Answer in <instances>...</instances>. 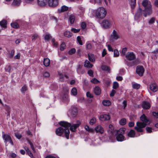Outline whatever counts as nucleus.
<instances>
[{
	"label": "nucleus",
	"instance_id": "f257e3e1",
	"mask_svg": "<svg viewBox=\"0 0 158 158\" xmlns=\"http://www.w3.org/2000/svg\"><path fill=\"white\" fill-rule=\"evenodd\" d=\"M59 124L60 125H62L67 128V129L65 131V136L67 139H68L70 133V131L69 129V127H70V129L71 131L75 132L76 131L77 128L81 124V123L79 121H77V123L76 124L71 123L64 121H60L59 123Z\"/></svg>",
	"mask_w": 158,
	"mask_h": 158
},
{
	"label": "nucleus",
	"instance_id": "f03ea898",
	"mask_svg": "<svg viewBox=\"0 0 158 158\" xmlns=\"http://www.w3.org/2000/svg\"><path fill=\"white\" fill-rule=\"evenodd\" d=\"M142 4L145 8L143 12L144 16L146 17L147 16L151 15L152 13V5L150 2L147 0H144L143 1Z\"/></svg>",
	"mask_w": 158,
	"mask_h": 158
},
{
	"label": "nucleus",
	"instance_id": "7ed1b4c3",
	"mask_svg": "<svg viewBox=\"0 0 158 158\" xmlns=\"http://www.w3.org/2000/svg\"><path fill=\"white\" fill-rule=\"evenodd\" d=\"M95 16L96 18L103 19L106 16L107 11L104 8L101 7L95 10Z\"/></svg>",
	"mask_w": 158,
	"mask_h": 158
},
{
	"label": "nucleus",
	"instance_id": "20e7f679",
	"mask_svg": "<svg viewBox=\"0 0 158 158\" xmlns=\"http://www.w3.org/2000/svg\"><path fill=\"white\" fill-rule=\"evenodd\" d=\"M125 130V128H121L119 130L116 131V134H117V135L116 138L118 141H122L124 140V137L123 135L124 134Z\"/></svg>",
	"mask_w": 158,
	"mask_h": 158
},
{
	"label": "nucleus",
	"instance_id": "39448f33",
	"mask_svg": "<svg viewBox=\"0 0 158 158\" xmlns=\"http://www.w3.org/2000/svg\"><path fill=\"white\" fill-rule=\"evenodd\" d=\"M147 123L143 122H137L136 123L137 126L135 127V129L138 132H142L143 130L142 128L146 127Z\"/></svg>",
	"mask_w": 158,
	"mask_h": 158
},
{
	"label": "nucleus",
	"instance_id": "423d86ee",
	"mask_svg": "<svg viewBox=\"0 0 158 158\" xmlns=\"http://www.w3.org/2000/svg\"><path fill=\"white\" fill-rule=\"evenodd\" d=\"M61 127H60L57 129L56 131V133L57 135L59 136H61L63 135L64 132V133L65 135V131L67 128L63 126L60 125Z\"/></svg>",
	"mask_w": 158,
	"mask_h": 158
},
{
	"label": "nucleus",
	"instance_id": "0eeeda50",
	"mask_svg": "<svg viewBox=\"0 0 158 158\" xmlns=\"http://www.w3.org/2000/svg\"><path fill=\"white\" fill-rule=\"evenodd\" d=\"M101 25L105 28H109L111 25V21L110 20L105 19L102 21Z\"/></svg>",
	"mask_w": 158,
	"mask_h": 158
},
{
	"label": "nucleus",
	"instance_id": "6e6552de",
	"mask_svg": "<svg viewBox=\"0 0 158 158\" xmlns=\"http://www.w3.org/2000/svg\"><path fill=\"white\" fill-rule=\"evenodd\" d=\"M2 137L3 139L4 140V142L5 143H6L7 142H9L12 145H13V143L11 137L8 134H3Z\"/></svg>",
	"mask_w": 158,
	"mask_h": 158
},
{
	"label": "nucleus",
	"instance_id": "1a4fd4ad",
	"mask_svg": "<svg viewBox=\"0 0 158 158\" xmlns=\"http://www.w3.org/2000/svg\"><path fill=\"white\" fill-rule=\"evenodd\" d=\"M110 40H117L120 38L119 33L115 30H114L110 35Z\"/></svg>",
	"mask_w": 158,
	"mask_h": 158
},
{
	"label": "nucleus",
	"instance_id": "9d476101",
	"mask_svg": "<svg viewBox=\"0 0 158 158\" xmlns=\"http://www.w3.org/2000/svg\"><path fill=\"white\" fill-rule=\"evenodd\" d=\"M144 72V69L142 66H138L136 67V72L140 76H142Z\"/></svg>",
	"mask_w": 158,
	"mask_h": 158
},
{
	"label": "nucleus",
	"instance_id": "9b49d317",
	"mask_svg": "<svg viewBox=\"0 0 158 158\" xmlns=\"http://www.w3.org/2000/svg\"><path fill=\"white\" fill-rule=\"evenodd\" d=\"M48 3L49 6L55 7L58 5V0H48Z\"/></svg>",
	"mask_w": 158,
	"mask_h": 158
},
{
	"label": "nucleus",
	"instance_id": "f8f14e48",
	"mask_svg": "<svg viewBox=\"0 0 158 158\" xmlns=\"http://www.w3.org/2000/svg\"><path fill=\"white\" fill-rule=\"evenodd\" d=\"M126 58L127 60H131L135 59V56L133 52H128L126 55Z\"/></svg>",
	"mask_w": 158,
	"mask_h": 158
},
{
	"label": "nucleus",
	"instance_id": "ddd939ff",
	"mask_svg": "<svg viewBox=\"0 0 158 158\" xmlns=\"http://www.w3.org/2000/svg\"><path fill=\"white\" fill-rule=\"evenodd\" d=\"M22 2V0H13L11 5L13 7H17L20 6Z\"/></svg>",
	"mask_w": 158,
	"mask_h": 158
},
{
	"label": "nucleus",
	"instance_id": "4468645a",
	"mask_svg": "<svg viewBox=\"0 0 158 158\" xmlns=\"http://www.w3.org/2000/svg\"><path fill=\"white\" fill-rule=\"evenodd\" d=\"M109 129L108 130V132L109 134H111L113 135H116V132L117 131L114 130V128L113 126L111 124L109 125Z\"/></svg>",
	"mask_w": 158,
	"mask_h": 158
},
{
	"label": "nucleus",
	"instance_id": "2eb2a0df",
	"mask_svg": "<svg viewBox=\"0 0 158 158\" xmlns=\"http://www.w3.org/2000/svg\"><path fill=\"white\" fill-rule=\"evenodd\" d=\"M110 117L109 115L104 114L100 115L99 117V119L102 121L109 120L110 119Z\"/></svg>",
	"mask_w": 158,
	"mask_h": 158
},
{
	"label": "nucleus",
	"instance_id": "dca6fc26",
	"mask_svg": "<svg viewBox=\"0 0 158 158\" xmlns=\"http://www.w3.org/2000/svg\"><path fill=\"white\" fill-rule=\"evenodd\" d=\"M94 130L97 133H99L101 134L103 133L104 131L103 128L100 125L97 126L95 127Z\"/></svg>",
	"mask_w": 158,
	"mask_h": 158
},
{
	"label": "nucleus",
	"instance_id": "f3484780",
	"mask_svg": "<svg viewBox=\"0 0 158 158\" xmlns=\"http://www.w3.org/2000/svg\"><path fill=\"white\" fill-rule=\"evenodd\" d=\"M150 89L154 92H156L158 89V88L156 84L153 83L150 85Z\"/></svg>",
	"mask_w": 158,
	"mask_h": 158
},
{
	"label": "nucleus",
	"instance_id": "a211bd4d",
	"mask_svg": "<svg viewBox=\"0 0 158 158\" xmlns=\"http://www.w3.org/2000/svg\"><path fill=\"white\" fill-rule=\"evenodd\" d=\"M142 106L143 109H148L150 108L151 105L149 102L144 101L143 102Z\"/></svg>",
	"mask_w": 158,
	"mask_h": 158
},
{
	"label": "nucleus",
	"instance_id": "6ab92c4d",
	"mask_svg": "<svg viewBox=\"0 0 158 158\" xmlns=\"http://www.w3.org/2000/svg\"><path fill=\"white\" fill-rule=\"evenodd\" d=\"M94 91L95 94L97 95H99L101 93V89L98 86L95 87L94 89Z\"/></svg>",
	"mask_w": 158,
	"mask_h": 158
},
{
	"label": "nucleus",
	"instance_id": "aec40b11",
	"mask_svg": "<svg viewBox=\"0 0 158 158\" xmlns=\"http://www.w3.org/2000/svg\"><path fill=\"white\" fill-rule=\"evenodd\" d=\"M38 3L40 6H44L47 4V0H38Z\"/></svg>",
	"mask_w": 158,
	"mask_h": 158
},
{
	"label": "nucleus",
	"instance_id": "412c9836",
	"mask_svg": "<svg viewBox=\"0 0 158 158\" xmlns=\"http://www.w3.org/2000/svg\"><path fill=\"white\" fill-rule=\"evenodd\" d=\"M77 71L78 74H83L84 73V71L82 69V66L79 64L77 66Z\"/></svg>",
	"mask_w": 158,
	"mask_h": 158
},
{
	"label": "nucleus",
	"instance_id": "4be33fe9",
	"mask_svg": "<svg viewBox=\"0 0 158 158\" xmlns=\"http://www.w3.org/2000/svg\"><path fill=\"white\" fill-rule=\"evenodd\" d=\"M43 63L45 67L49 66L50 64V60L48 58H44Z\"/></svg>",
	"mask_w": 158,
	"mask_h": 158
},
{
	"label": "nucleus",
	"instance_id": "5701e85b",
	"mask_svg": "<svg viewBox=\"0 0 158 158\" xmlns=\"http://www.w3.org/2000/svg\"><path fill=\"white\" fill-rule=\"evenodd\" d=\"M93 66V65L91 64L90 62L86 60L85 62L84 66L88 68H91Z\"/></svg>",
	"mask_w": 158,
	"mask_h": 158
},
{
	"label": "nucleus",
	"instance_id": "b1692460",
	"mask_svg": "<svg viewBox=\"0 0 158 158\" xmlns=\"http://www.w3.org/2000/svg\"><path fill=\"white\" fill-rule=\"evenodd\" d=\"M68 7L65 6H63L61 7V8L58 9L59 13H61L67 10L68 9Z\"/></svg>",
	"mask_w": 158,
	"mask_h": 158
},
{
	"label": "nucleus",
	"instance_id": "393cba45",
	"mask_svg": "<svg viewBox=\"0 0 158 158\" xmlns=\"http://www.w3.org/2000/svg\"><path fill=\"white\" fill-rule=\"evenodd\" d=\"M140 120L143 123H147L148 122V120L146 116L144 114H143L140 117Z\"/></svg>",
	"mask_w": 158,
	"mask_h": 158
},
{
	"label": "nucleus",
	"instance_id": "a878e982",
	"mask_svg": "<svg viewBox=\"0 0 158 158\" xmlns=\"http://www.w3.org/2000/svg\"><path fill=\"white\" fill-rule=\"evenodd\" d=\"M142 13V10L140 7L137 10V12L135 14V18L137 19L141 15Z\"/></svg>",
	"mask_w": 158,
	"mask_h": 158
},
{
	"label": "nucleus",
	"instance_id": "bb28decb",
	"mask_svg": "<svg viewBox=\"0 0 158 158\" xmlns=\"http://www.w3.org/2000/svg\"><path fill=\"white\" fill-rule=\"evenodd\" d=\"M7 24V21L5 20H3L0 22V25L5 28L6 27Z\"/></svg>",
	"mask_w": 158,
	"mask_h": 158
},
{
	"label": "nucleus",
	"instance_id": "cd10ccee",
	"mask_svg": "<svg viewBox=\"0 0 158 158\" xmlns=\"http://www.w3.org/2000/svg\"><path fill=\"white\" fill-rule=\"evenodd\" d=\"M59 80L61 81H63L64 80V77H65L66 78H68V77L66 75H63L61 73H59Z\"/></svg>",
	"mask_w": 158,
	"mask_h": 158
},
{
	"label": "nucleus",
	"instance_id": "c85d7f7f",
	"mask_svg": "<svg viewBox=\"0 0 158 158\" xmlns=\"http://www.w3.org/2000/svg\"><path fill=\"white\" fill-rule=\"evenodd\" d=\"M84 128L86 131L89 132L94 133V130L93 128H89L88 125L85 126Z\"/></svg>",
	"mask_w": 158,
	"mask_h": 158
},
{
	"label": "nucleus",
	"instance_id": "c756f323",
	"mask_svg": "<svg viewBox=\"0 0 158 158\" xmlns=\"http://www.w3.org/2000/svg\"><path fill=\"white\" fill-rule=\"evenodd\" d=\"M102 104L104 106H109L111 104V102L109 100H104L102 101Z\"/></svg>",
	"mask_w": 158,
	"mask_h": 158
},
{
	"label": "nucleus",
	"instance_id": "7c9ffc66",
	"mask_svg": "<svg viewBox=\"0 0 158 158\" xmlns=\"http://www.w3.org/2000/svg\"><path fill=\"white\" fill-rule=\"evenodd\" d=\"M75 19V17L73 15H71L69 16V22L73 24L74 23Z\"/></svg>",
	"mask_w": 158,
	"mask_h": 158
},
{
	"label": "nucleus",
	"instance_id": "2f4dec72",
	"mask_svg": "<svg viewBox=\"0 0 158 158\" xmlns=\"http://www.w3.org/2000/svg\"><path fill=\"white\" fill-rule=\"evenodd\" d=\"M135 134V131L133 130H131L128 133L127 135L128 136L131 137H133Z\"/></svg>",
	"mask_w": 158,
	"mask_h": 158
},
{
	"label": "nucleus",
	"instance_id": "473e14b6",
	"mask_svg": "<svg viewBox=\"0 0 158 158\" xmlns=\"http://www.w3.org/2000/svg\"><path fill=\"white\" fill-rule=\"evenodd\" d=\"M64 35L66 37L69 38L72 36V34L69 31H66L64 33Z\"/></svg>",
	"mask_w": 158,
	"mask_h": 158
},
{
	"label": "nucleus",
	"instance_id": "72a5a7b5",
	"mask_svg": "<svg viewBox=\"0 0 158 158\" xmlns=\"http://www.w3.org/2000/svg\"><path fill=\"white\" fill-rule=\"evenodd\" d=\"M88 58L89 60L92 62H94L95 61V58L94 56V55L92 54H88Z\"/></svg>",
	"mask_w": 158,
	"mask_h": 158
},
{
	"label": "nucleus",
	"instance_id": "f704fd0d",
	"mask_svg": "<svg viewBox=\"0 0 158 158\" xmlns=\"http://www.w3.org/2000/svg\"><path fill=\"white\" fill-rule=\"evenodd\" d=\"M130 4L131 8L133 9H134L135 6L136 0H130Z\"/></svg>",
	"mask_w": 158,
	"mask_h": 158
},
{
	"label": "nucleus",
	"instance_id": "c9c22d12",
	"mask_svg": "<svg viewBox=\"0 0 158 158\" xmlns=\"http://www.w3.org/2000/svg\"><path fill=\"white\" fill-rule=\"evenodd\" d=\"M25 149L26 151L27 152L28 155L31 158H33V156L32 153L31 152L30 150L27 147H26L25 148Z\"/></svg>",
	"mask_w": 158,
	"mask_h": 158
},
{
	"label": "nucleus",
	"instance_id": "e433bc0d",
	"mask_svg": "<svg viewBox=\"0 0 158 158\" xmlns=\"http://www.w3.org/2000/svg\"><path fill=\"white\" fill-rule=\"evenodd\" d=\"M11 27L15 28H18L19 27V24L17 23H13L10 24Z\"/></svg>",
	"mask_w": 158,
	"mask_h": 158
},
{
	"label": "nucleus",
	"instance_id": "4c0bfd02",
	"mask_svg": "<svg viewBox=\"0 0 158 158\" xmlns=\"http://www.w3.org/2000/svg\"><path fill=\"white\" fill-rule=\"evenodd\" d=\"M71 93L74 96L77 95V89L75 88H73L71 90Z\"/></svg>",
	"mask_w": 158,
	"mask_h": 158
},
{
	"label": "nucleus",
	"instance_id": "58836bf2",
	"mask_svg": "<svg viewBox=\"0 0 158 158\" xmlns=\"http://www.w3.org/2000/svg\"><path fill=\"white\" fill-rule=\"evenodd\" d=\"M119 124L122 125H125L126 123V119L125 118H123L120 120L119 121Z\"/></svg>",
	"mask_w": 158,
	"mask_h": 158
},
{
	"label": "nucleus",
	"instance_id": "ea45409f",
	"mask_svg": "<svg viewBox=\"0 0 158 158\" xmlns=\"http://www.w3.org/2000/svg\"><path fill=\"white\" fill-rule=\"evenodd\" d=\"M91 82L94 84H97L100 82V81L95 78H94L90 80Z\"/></svg>",
	"mask_w": 158,
	"mask_h": 158
},
{
	"label": "nucleus",
	"instance_id": "a19ab883",
	"mask_svg": "<svg viewBox=\"0 0 158 158\" xmlns=\"http://www.w3.org/2000/svg\"><path fill=\"white\" fill-rule=\"evenodd\" d=\"M101 69L103 70L107 71L108 72H109L110 70L109 68L108 67V66L105 65H102L101 66Z\"/></svg>",
	"mask_w": 158,
	"mask_h": 158
},
{
	"label": "nucleus",
	"instance_id": "79ce46f5",
	"mask_svg": "<svg viewBox=\"0 0 158 158\" xmlns=\"http://www.w3.org/2000/svg\"><path fill=\"white\" fill-rule=\"evenodd\" d=\"M51 37V36L48 33L44 35V39L45 40H48Z\"/></svg>",
	"mask_w": 158,
	"mask_h": 158
},
{
	"label": "nucleus",
	"instance_id": "37998d69",
	"mask_svg": "<svg viewBox=\"0 0 158 158\" xmlns=\"http://www.w3.org/2000/svg\"><path fill=\"white\" fill-rule=\"evenodd\" d=\"M132 87L135 89H138L140 87V85L138 84L135 83L132 84Z\"/></svg>",
	"mask_w": 158,
	"mask_h": 158
},
{
	"label": "nucleus",
	"instance_id": "c03bdc74",
	"mask_svg": "<svg viewBox=\"0 0 158 158\" xmlns=\"http://www.w3.org/2000/svg\"><path fill=\"white\" fill-rule=\"evenodd\" d=\"M119 55V53L118 51L116 49L114 50V57H118Z\"/></svg>",
	"mask_w": 158,
	"mask_h": 158
},
{
	"label": "nucleus",
	"instance_id": "a18cd8bd",
	"mask_svg": "<svg viewBox=\"0 0 158 158\" xmlns=\"http://www.w3.org/2000/svg\"><path fill=\"white\" fill-rule=\"evenodd\" d=\"M66 48V45L63 42L61 44L60 47V50L63 51Z\"/></svg>",
	"mask_w": 158,
	"mask_h": 158
},
{
	"label": "nucleus",
	"instance_id": "49530a36",
	"mask_svg": "<svg viewBox=\"0 0 158 158\" xmlns=\"http://www.w3.org/2000/svg\"><path fill=\"white\" fill-rule=\"evenodd\" d=\"M96 118H93L90 120L89 123L91 125H93L96 122Z\"/></svg>",
	"mask_w": 158,
	"mask_h": 158
},
{
	"label": "nucleus",
	"instance_id": "de8ad7c7",
	"mask_svg": "<svg viewBox=\"0 0 158 158\" xmlns=\"http://www.w3.org/2000/svg\"><path fill=\"white\" fill-rule=\"evenodd\" d=\"M38 37H39L38 35L37 34H34L31 37L32 40H35L36 39H37Z\"/></svg>",
	"mask_w": 158,
	"mask_h": 158
},
{
	"label": "nucleus",
	"instance_id": "09e8293b",
	"mask_svg": "<svg viewBox=\"0 0 158 158\" xmlns=\"http://www.w3.org/2000/svg\"><path fill=\"white\" fill-rule=\"evenodd\" d=\"M118 84L117 82H114L113 84V88L114 89H116L118 87Z\"/></svg>",
	"mask_w": 158,
	"mask_h": 158
},
{
	"label": "nucleus",
	"instance_id": "8fccbe9b",
	"mask_svg": "<svg viewBox=\"0 0 158 158\" xmlns=\"http://www.w3.org/2000/svg\"><path fill=\"white\" fill-rule=\"evenodd\" d=\"M77 40L79 44L80 45H82L83 43L80 36H78L77 37Z\"/></svg>",
	"mask_w": 158,
	"mask_h": 158
},
{
	"label": "nucleus",
	"instance_id": "3c124183",
	"mask_svg": "<svg viewBox=\"0 0 158 158\" xmlns=\"http://www.w3.org/2000/svg\"><path fill=\"white\" fill-rule=\"evenodd\" d=\"M155 19L154 18H151L149 20L148 23L149 24H153L155 21Z\"/></svg>",
	"mask_w": 158,
	"mask_h": 158
},
{
	"label": "nucleus",
	"instance_id": "603ef678",
	"mask_svg": "<svg viewBox=\"0 0 158 158\" xmlns=\"http://www.w3.org/2000/svg\"><path fill=\"white\" fill-rule=\"evenodd\" d=\"M27 90V87L26 85H24L21 88V91L22 93H24Z\"/></svg>",
	"mask_w": 158,
	"mask_h": 158
},
{
	"label": "nucleus",
	"instance_id": "864d4df0",
	"mask_svg": "<svg viewBox=\"0 0 158 158\" xmlns=\"http://www.w3.org/2000/svg\"><path fill=\"white\" fill-rule=\"evenodd\" d=\"M76 50L75 48H72L69 51V54L71 55L75 53Z\"/></svg>",
	"mask_w": 158,
	"mask_h": 158
},
{
	"label": "nucleus",
	"instance_id": "5fc2aeb1",
	"mask_svg": "<svg viewBox=\"0 0 158 158\" xmlns=\"http://www.w3.org/2000/svg\"><path fill=\"white\" fill-rule=\"evenodd\" d=\"M103 0H94L95 3L100 5Z\"/></svg>",
	"mask_w": 158,
	"mask_h": 158
},
{
	"label": "nucleus",
	"instance_id": "6e6d98bb",
	"mask_svg": "<svg viewBox=\"0 0 158 158\" xmlns=\"http://www.w3.org/2000/svg\"><path fill=\"white\" fill-rule=\"evenodd\" d=\"M28 142L30 144V146L33 150V151H35V148H34L33 145L32 144V143L30 141H29V140H27Z\"/></svg>",
	"mask_w": 158,
	"mask_h": 158
},
{
	"label": "nucleus",
	"instance_id": "4d7b16f0",
	"mask_svg": "<svg viewBox=\"0 0 158 158\" xmlns=\"http://www.w3.org/2000/svg\"><path fill=\"white\" fill-rule=\"evenodd\" d=\"M80 31V29H76L74 28H72L71 31L75 33L79 32Z\"/></svg>",
	"mask_w": 158,
	"mask_h": 158
},
{
	"label": "nucleus",
	"instance_id": "13d9d810",
	"mask_svg": "<svg viewBox=\"0 0 158 158\" xmlns=\"http://www.w3.org/2000/svg\"><path fill=\"white\" fill-rule=\"evenodd\" d=\"M93 71L92 70H89L88 72V73L89 75L91 77H93Z\"/></svg>",
	"mask_w": 158,
	"mask_h": 158
},
{
	"label": "nucleus",
	"instance_id": "bf43d9fd",
	"mask_svg": "<svg viewBox=\"0 0 158 158\" xmlns=\"http://www.w3.org/2000/svg\"><path fill=\"white\" fill-rule=\"evenodd\" d=\"M11 69V67L9 65L6 66L5 68L6 71L8 72H9Z\"/></svg>",
	"mask_w": 158,
	"mask_h": 158
},
{
	"label": "nucleus",
	"instance_id": "052dcab7",
	"mask_svg": "<svg viewBox=\"0 0 158 158\" xmlns=\"http://www.w3.org/2000/svg\"><path fill=\"white\" fill-rule=\"evenodd\" d=\"M127 50V49L126 48H124L122 49V52L123 54V55H125Z\"/></svg>",
	"mask_w": 158,
	"mask_h": 158
},
{
	"label": "nucleus",
	"instance_id": "680f3d73",
	"mask_svg": "<svg viewBox=\"0 0 158 158\" xmlns=\"http://www.w3.org/2000/svg\"><path fill=\"white\" fill-rule=\"evenodd\" d=\"M127 102L126 100H124L123 102V109H125L127 106Z\"/></svg>",
	"mask_w": 158,
	"mask_h": 158
},
{
	"label": "nucleus",
	"instance_id": "e2e57ef3",
	"mask_svg": "<svg viewBox=\"0 0 158 158\" xmlns=\"http://www.w3.org/2000/svg\"><path fill=\"white\" fill-rule=\"evenodd\" d=\"M107 54V52L106 49H104L103 50L102 52V57L104 56Z\"/></svg>",
	"mask_w": 158,
	"mask_h": 158
},
{
	"label": "nucleus",
	"instance_id": "0e129e2a",
	"mask_svg": "<svg viewBox=\"0 0 158 158\" xmlns=\"http://www.w3.org/2000/svg\"><path fill=\"white\" fill-rule=\"evenodd\" d=\"M86 96L87 97L89 98H92L93 97V95H92L89 92H87Z\"/></svg>",
	"mask_w": 158,
	"mask_h": 158
},
{
	"label": "nucleus",
	"instance_id": "69168bd1",
	"mask_svg": "<svg viewBox=\"0 0 158 158\" xmlns=\"http://www.w3.org/2000/svg\"><path fill=\"white\" fill-rule=\"evenodd\" d=\"M15 53V50H12L11 51L9 55V57L10 58H12L13 57Z\"/></svg>",
	"mask_w": 158,
	"mask_h": 158
},
{
	"label": "nucleus",
	"instance_id": "338daca9",
	"mask_svg": "<svg viewBox=\"0 0 158 158\" xmlns=\"http://www.w3.org/2000/svg\"><path fill=\"white\" fill-rule=\"evenodd\" d=\"M52 44L54 46L56 47L57 45V43L55 42V39H53L52 40Z\"/></svg>",
	"mask_w": 158,
	"mask_h": 158
},
{
	"label": "nucleus",
	"instance_id": "774afa93",
	"mask_svg": "<svg viewBox=\"0 0 158 158\" xmlns=\"http://www.w3.org/2000/svg\"><path fill=\"white\" fill-rule=\"evenodd\" d=\"M86 48L88 49H91L92 48L91 44L90 43L86 44Z\"/></svg>",
	"mask_w": 158,
	"mask_h": 158
}]
</instances>
